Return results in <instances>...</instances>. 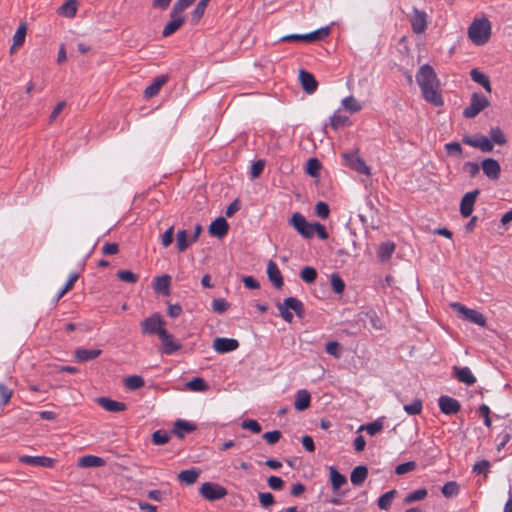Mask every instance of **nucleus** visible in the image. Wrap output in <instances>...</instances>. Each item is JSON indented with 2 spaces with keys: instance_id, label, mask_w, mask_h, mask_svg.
Instances as JSON below:
<instances>
[{
  "instance_id": "20",
  "label": "nucleus",
  "mask_w": 512,
  "mask_h": 512,
  "mask_svg": "<svg viewBox=\"0 0 512 512\" xmlns=\"http://www.w3.org/2000/svg\"><path fill=\"white\" fill-rule=\"evenodd\" d=\"M229 230L228 222L224 217L216 218L209 226V233L212 236L223 238Z\"/></svg>"
},
{
  "instance_id": "2",
  "label": "nucleus",
  "mask_w": 512,
  "mask_h": 512,
  "mask_svg": "<svg viewBox=\"0 0 512 512\" xmlns=\"http://www.w3.org/2000/svg\"><path fill=\"white\" fill-rule=\"evenodd\" d=\"M491 35V23L486 17L476 18L468 28V37L475 45H484Z\"/></svg>"
},
{
  "instance_id": "48",
  "label": "nucleus",
  "mask_w": 512,
  "mask_h": 512,
  "mask_svg": "<svg viewBox=\"0 0 512 512\" xmlns=\"http://www.w3.org/2000/svg\"><path fill=\"white\" fill-rule=\"evenodd\" d=\"M321 169V163L316 158H310L306 164V173L312 177H316Z\"/></svg>"
},
{
  "instance_id": "61",
  "label": "nucleus",
  "mask_w": 512,
  "mask_h": 512,
  "mask_svg": "<svg viewBox=\"0 0 512 512\" xmlns=\"http://www.w3.org/2000/svg\"><path fill=\"white\" fill-rule=\"evenodd\" d=\"M348 118L346 116H342L334 113L330 118V125L334 130H337L339 127L345 125Z\"/></svg>"
},
{
  "instance_id": "6",
  "label": "nucleus",
  "mask_w": 512,
  "mask_h": 512,
  "mask_svg": "<svg viewBox=\"0 0 512 512\" xmlns=\"http://www.w3.org/2000/svg\"><path fill=\"white\" fill-rule=\"evenodd\" d=\"M289 224L305 239L313 237V223H310L299 212H296L289 219Z\"/></svg>"
},
{
  "instance_id": "46",
  "label": "nucleus",
  "mask_w": 512,
  "mask_h": 512,
  "mask_svg": "<svg viewBox=\"0 0 512 512\" xmlns=\"http://www.w3.org/2000/svg\"><path fill=\"white\" fill-rule=\"evenodd\" d=\"M383 429V423L380 420H375L366 425L360 426L359 430H365L369 435L374 436Z\"/></svg>"
},
{
  "instance_id": "7",
  "label": "nucleus",
  "mask_w": 512,
  "mask_h": 512,
  "mask_svg": "<svg viewBox=\"0 0 512 512\" xmlns=\"http://www.w3.org/2000/svg\"><path fill=\"white\" fill-rule=\"evenodd\" d=\"M164 324L162 316L159 313H154L141 322V331L144 335L157 334L159 336L161 330H166L163 327Z\"/></svg>"
},
{
  "instance_id": "26",
  "label": "nucleus",
  "mask_w": 512,
  "mask_h": 512,
  "mask_svg": "<svg viewBox=\"0 0 512 512\" xmlns=\"http://www.w3.org/2000/svg\"><path fill=\"white\" fill-rule=\"evenodd\" d=\"M20 462L31 465V466H40V467H51L54 463V460L45 456H21L19 457Z\"/></svg>"
},
{
  "instance_id": "53",
  "label": "nucleus",
  "mask_w": 512,
  "mask_h": 512,
  "mask_svg": "<svg viewBox=\"0 0 512 512\" xmlns=\"http://www.w3.org/2000/svg\"><path fill=\"white\" fill-rule=\"evenodd\" d=\"M187 238H188V234H187L186 230L178 231V233H177V249L180 252H183L188 248L189 243H188Z\"/></svg>"
},
{
  "instance_id": "24",
  "label": "nucleus",
  "mask_w": 512,
  "mask_h": 512,
  "mask_svg": "<svg viewBox=\"0 0 512 512\" xmlns=\"http://www.w3.org/2000/svg\"><path fill=\"white\" fill-rule=\"evenodd\" d=\"M96 402L108 412L117 413L122 412L126 409L125 403L112 400L108 397L97 398Z\"/></svg>"
},
{
  "instance_id": "37",
  "label": "nucleus",
  "mask_w": 512,
  "mask_h": 512,
  "mask_svg": "<svg viewBox=\"0 0 512 512\" xmlns=\"http://www.w3.org/2000/svg\"><path fill=\"white\" fill-rule=\"evenodd\" d=\"M330 480L334 490H338L347 481L335 467H330Z\"/></svg>"
},
{
  "instance_id": "44",
  "label": "nucleus",
  "mask_w": 512,
  "mask_h": 512,
  "mask_svg": "<svg viewBox=\"0 0 512 512\" xmlns=\"http://www.w3.org/2000/svg\"><path fill=\"white\" fill-rule=\"evenodd\" d=\"M331 287L336 294H342L345 290V283L339 274H331Z\"/></svg>"
},
{
  "instance_id": "22",
  "label": "nucleus",
  "mask_w": 512,
  "mask_h": 512,
  "mask_svg": "<svg viewBox=\"0 0 512 512\" xmlns=\"http://www.w3.org/2000/svg\"><path fill=\"white\" fill-rule=\"evenodd\" d=\"M267 275L275 288L281 289L283 287L284 281L282 274L273 260H270L267 264Z\"/></svg>"
},
{
  "instance_id": "30",
  "label": "nucleus",
  "mask_w": 512,
  "mask_h": 512,
  "mask_svg": "<svg viewBox=\"0 0 512 512\" xmlns=\"http://www.w3.org/2000/svg\"><path fill=\"white\" fill-rule=\"evenodd\" d=\"M199 475H200L199 469L191 468V469H187V470H182L178 474L177 479L185 485H192L197 481Z\"/></svg>"
},
{
  "instance_id": "36",
  "label": "nucleus",
  "mask_w": 512,
  "mask_h": 512,
  "mask_svg": "<svg viewBox=\"0 0 512 512\" xmlns=\"http://www.w3.org/2000/svg\"><path fill=\"white\" fill-rule=\"evenodd\" d=\"M104 460L101 457L94 455H86L80 458L79 466L81 467H100L104 465Z\"/></svg>"
},
{
  "instance_id": "1",
  "label": "nucleus",
  "mask_w": 512,
  "mask_h": 512,
  "mask_svg": "<svg viewBox=\"0 0 512 512\" xmlns=\"http://www.w3.org/2000/svg\"><path fill=\"white\" fill-rule=\"evenodd\" d=\"M417 83L421 89L424 99L434 106H442L444 101L438 91L439 81L434 69L425 64L420 67L416 74Z\"/></svg>"
},
{
  "instance_id": "9",
  "label": "nucleus",
  "mask_w": 512,
  "mask_h": 512,
  "mask_svg": "<svg viewBox=\"0 0 512 512\" xmlns=\"http://www.w3.org/2000/svg\"><path fill=\"white\" fill-rule=\"evenodd\" d=\"M200 494L209 501H215L223 498L227 494V491L219 484L206 482L201 486Z\"/></svg>"
},
{
  "instance_id": "35",
  "label": "nucleus",
  "mask_w": 512,
  "mask_h": 512,
  "mask_svg": "<svg viewBox=\"0 0 512 512\" xmlns=\"http://www.w3.org/2000/svg\"><path fill=\"white\" fill-rule=\"evenodd\" d=\"M397 495L396 490H390L383 495H381L378 499V507L380 510H388L391 507L392 501L394 500L395 496Z\"/></svg>"
},
{
  "instance_id": "43",
  "label": "nucleus",
  "mask_w": 512,
  "mask_h": 512,
  "mask_svg": "<svg viewBox=\"0 0 512 512\" xmlns=\"http://www.w3.org/2000/svg\"><path fill=\"white\" fill-rule=\"evenodd\" d=\"M186 386L191 390V391H196V392H204L208 389V385L207 383L205 382L204 379L200 378V377H195L193 378L192 380H190Z\"/></svg>"
},
{
  "instance_id": "57",
  "label": "nucleus",
  "mask_w": 512,
  "mask_h": 512,
  "mask_svg": "<svg viewBox=\"0 0 512 512\" xmlns=\"http://www.w3.org/2000/svg\"><path fill=\"white\" fill-rule=\"evenodd\" d=\"M229 306V303L223 298L214 299L212 301V309L215 313H224Z\"/></svg>"
},
{
  "instance_id": "25",
  "label": "nucleus",
  "mask_w": 512,
  "mask_h": 512,
  "mask_svg": "<svg viewBox=\"0 0 512 512\" xmlns=\"http://www.w3.org/2000/svg\"><path fill=\"white\" fill-rule=\"evenodd\" d=\"M453 373L459 382H462L468 386H471L476 382V378L469 367L454 366Z\"/></svg>"
},
{
  "instance_id": "31",
  "label": "nucleus",
  "mask_w": 512,
  "mask_h": 512,
  "mask_svg": "<svg viewBox=\"0 0 512 512\" xmlns=\"http://www.w3.org/2000/svg\"><path fill=\"white\" fill-rule=\"evenodd\" d=\"M368 476V469L366 466L359 465L355 467L350 475V480L353 485L360 486L364 483Z\"/></svg>"
},
{
  "instance_id": "63",
  "label": "nucleus",
  "mask_w": 512,
  "mask_h": 512,
  "mask_svg": "<svg viewBox=\"0 0 512 512\" xmlns=\"http://www.w3.org/2000/svg\"><path fill=\"white\" fill-rule=\"evenodd\" d=\"M490 467V462L487 460H481L474 464L473 466V472L477 474H484L486 475Z\"/></svg>"
},
{
  "instance_id": "27",
  "label": "nucleus",
  "mask_w": 512,
  "mask_h": 512,
  "mask_svg": "<svg viewBox=\"0 0 512 512\" xmlns=\"http://www.w3.org/2000/svg\"><path fill=\"white\" fill-rule=\"evenodd\" d=\"M311 395L306 389H300L296 392L294 407L298 411H304L309 408Z\"/></svg>"
},
{
  "instance_id": "4",
  "label": "nucleus",
  "mask_w": 512,
  "mask_h": 512,
  "mask_svg": "<svg viewBox=\"0 0 512 512\" xmlns=\"http://www.w3.org/2000/svg\"><path fill=\"white\" fill-rule=\"evenodd\" d=\"M330 33L329 27H323L306 34H289L280 38L281 42L303 41L315 42L324 39Z\"/></svg>"
},
{
  "instance_id": "52",
  "label": "nucleus",
  "mask_w": 512,
  "mask_h": 512,
  "mask_svg": "<svg viewBox=\"0 0 512 512\" xmlns=\"http://www.w3.org/2000/svg\"><path fill=\"white\" fill-rule=\"evenodd\" d=\"M117 277L127 283H136L138 281V275L129 270H120L117 272Z\"/></svg>"
},
{
  "instance_id": "23",
  "label": "nucleus",
  "mask_w": 512,
  "mask_h": 512,
  "mask_svg": "<svg viewBox=\"0 0 512 512\" xmlns=\"http://www.w3.org/2000/svg\"><path fill=\"white\" fill-rule=\"evenodd\" d=\"M196 428V425L191 422L177 419L173 424L172 433L178 438L183 439L185 437V433H191L195 431Z\"/></svg>"
},
{
  "instance_id": "8",
  "label": "nucleus",
  "mask_w": 512,
  "mask_h": 512,
  "mask_svg": "<svg viewBox=\"0 0 512 512\" xmlns=\"http://www.w3.org/2000/svg\"><path fill=\"white\" fill-rule=\"evenodd\" d=\"M451 306L454 310L460 313L465 320L481 327L486 325V318L479 311L467 308L461 303H453Z\"/></svg>"
},
{
  "instance_id": "40",
  "label": "nucleus",
  "mask_w": 512,
  "mask_h": 512,
  "mask_svg": "<svg viewBox=\"0 0 512 512\" xmlns=\"http://www.w3.org/2000/svg\"><path fill=\"white\" fill-rule=\"evenodd\" d=\"M427 494L428 492L425 488L415 490L405 496L403 503L408 505L416 501H421L427 496Z\"/></svg>"
},
{
  "instance_id": "59",
  "label": "nucleus",
  "mask_w": 512,
  "mask_h": 512,
  "mask_svg": "<svg viewBox=\"0 0 512 512\" xmlns=\"http://www.w3.org/2000/svg\"><path fill=\"white\" fill-rule=\"evenodd\" d=\"M264 167H265L264 160H257L256 162H254L252 164L251 170H250L251 179L258 178L260 176V174L262 173Z\"/></svg>"
},
{
  "instance_id": "32",
  "label": "nucleus",
  "mask_w": 512,
  "mask_h": 512,
  "mask_svg": "<svg viewBox=\"0 0 512 512\" xmlns=\"http://www.w3.org/2000/svg\"><path fill=\"white\" fill-rule=\"evenodd\" d=\"M60 15H63L68 18H72L76 15L77 12V1L76 0H66L57 10Z\"/></svg>"
},
{
  "instance_id": "3",
  "label": "nucleus",
  "mask_w": 512,
  "mask_h": 512,
  "mask_svg": "<svg viewBox=\"0 0 512 512\" xmlns=\"http://www.w3.org/2000/svg\"><path fill=\"white\" fill-rule=\"evenodd\" d=\"M277 309L280 316L288 323H291L293 320V314L289 310H293L300 318L304 316L305 312L303 303L295 297L284 299L283 303L277 304Z\"/></svg>"
},
{
  "instance_id": "11",
  "label": "nucleus",
  "mask_w": 512,
  "mask_h": 512,
  "mask_svg": "<svg viewBox=\"0 0 512 512\" xmlns=\"http://www.w3.org/2000/svg\"><path fill=\"white\" fill-rule=\"evenodd\" d=\"M479 193L480 191L478 189H475L473 191L467 192L462 197L460 202V213L463 217L467 218L471 216Z\"/></svg>"
},
{
  "instance_id": "47",
  "label": "nucleus",
  "mask_w": 512,
  "mask_h": 512,
  "mask_svg": "<svg viewBox=\"0 0 512 512\" xmlns=\"http://www.w3.org/2000/svg\"><path fill=\"white\" fill-rule=\"evenodd\" d=\"M460 486L455 481H449L442 487V493L445 497H453L458 494Z\"/></svg>"
},
{
  "instance_id": "17",
  "label": "nucleus",
  "mask_w": 512,
  "mask_h": 512,
  "mask_svg": "<svg viewBox=\"0 0 512 512\" xmlns=\"http://www.w3.org/2000/svg\"><path fill=\"white\" fill-rule=\"evenodd\" d=\"M463 142L472 147L479 148L483 152H491L494 147L492 141L485 136H479L476 138L465 136L463 138Z\"/></svg>"
},
{
  "instance_id": "38",
  "label": "nucleus",
  "mask_w": 512,
  "mask_h": 512,
  "mask_svg": "<svg viewBox=\"0 0 512 512\" xmlns=\"http://www.w3.org/2000/svg\"><path fill=\"white\" fill-rule=\"evenodd\" d=\"M25 37H26V26L24 24H22L17 28V30L13 36V45L10 48L11 53L14 51L15 48L21 46L24 43Z\"/></svg>"
},
{
  "instance_id": "28",
  "label": "nucleus",
  "mask_w": 512,
  "mask_h": 512,
  "mask_svg": "<svg viewBox=\"0 0 512 512\" xmlns=\"http://www.w3.org/2000/svg\"><path fill=\"white\" fill-rule=\"evenodd\" d=\"M101 353L100 349L79 348L75 351V358L78 362H87L96 359Z\"/></svg>"
},
{
  "instance_id": "55",
  "label": "nucleus",
  "mask_w": 512,
  "mask_h": 512,
  "mask_svg": "<svg viewBox=\"0 0 512 512\" xmlns=\"http://www.w3.org/2000/svg\"><path fill=\"white\" fill-rule=\"evenodd\" d=\"M326 352L335 358L341 357V345L337 341L328 342L325 346Z\"/></svg>"
},
{
  "instance_id": "54",
  "label": "nucleus",
  "mask_w": 512,
  "mask_h": 512,
  "mask_svg": "<svg viewBox=\"0 0 512 512\" xmlns=\"http://www.w3.org/2000/svg\"><path fill=\"white\" fill-rule=\"evenodd\" d=\"M490 140L492 141V143H496L499 145H503L506 143V138L503 132L498 127L492 128L490 130Z\"/></svg>"
},
{
  "instance_id": "21",
  "label": "nucleus",
  "mask_w": 512,
  "mask_h": 512,
  "mask_svg": "<svg viewBox=\"0 0 512 512\" xmlns=\"http://www.w3.org/2000/svg\"><path fill=\"white\" fill-rule=\"evenodd\" d=\"M167 81L168 77L166 75L156 77L153 82L145 88L143 92L144 98L150 99L156 96L160 89L167 83Z\"/></svg>"
},
{
  "instance_id": "5",
  "label": "nucleus",
  "mask_w": 512,
  "mask_h": 512,
  "mask_svg": "<svg viewBox=\"0 0 512 512\" xmlns=\"http://www.w3.org/2000/svg\"><path fill=\"white\" fill-rule=\"evenodd\" d=\"M490 105V101L479 93H473L470 105L463 110V116L467 119L476 117L481 111Z\"/></svg>"
},
{
  "instance_id": "18",
  "label": "nucleus",
  "mask_w": 512,
  "mask_h": 512,
  "mask_svg": "<svg viewBox=\"0 0 512 512\" xmlns=\"http://www.w3.org/2000/svg\"><path fill=\"white\" fill-rule=\"evenodd\" d=\"M185 22V17L181 14H173V10L170 12V20L165 25L162 35L163 37H169L175 33Z\"/></svg>"
},
{
  "instance_id": "60",
  "label": "nucleus",
  "mask_w": 512,
  "mask_h": 512,
  "mask_svg": "<svg viewBox=\"0 0 512 512\" xmlns=\"http://www.w3.org/2000/svg\"><path fill=\"white\" fill-rule=\"evenodd\" d=\"M315 213L318 217L326 219L329 217L330 209L325 202H318L315 206Z\"/></svg>"
},
{
  "instance_id": "12",
  "label": "nucleus",
  "mask_w": 512,
  "mask_h": 512,
  "mask_svg": "<svg viewBox=\"0 0 512 512\" xmlns=\"http://www.w3.org/2000/svg\"><path fill=\"white\" fill-rule=\"evenodd\" d=\"M440 411L446 415H453L460 411L461 405L458 400L450 396H440L438 399Z\"/></svg>"
},
{
  "instance_id": "10",
  "label": "nucleus",
  "mask_w": 512,
  "mask_h": 512,
  "mask_svg": "<svg viewBox=\"0 0 512 512\" xmlns=\"http://www.w3.org/2000/svg\"><path fill=\"white\" fill-rule=\"evenodd\" d=\"M346 164L359 174L370 175V168L366 165L365 161L358 156L356 152L343 154Z\"/></svg>"
},
{
  "instance_id": "41",
  "label": "nucleus",
  "mask_w": 512,
  "mask_h": 512,
  "mask_svg": "<svg viewBox=\"0 0 512 512\" xmlns=\"http://www.w3.org/2000/svg\"><path fill=\"white\" fill-rule=\"evenodd\" d=\"M342 106L344 107V109L348 110L350 113H356L362 109L360 102L353 96L345 97L342 100Z\"/></svg>"
},
{
  "instance_id": "34",
  "label": "nucleus",
  "mask_w": 512,
  "mask_h": 512,
  "mask_svg": "<svg viewBox=\"0 0 512 512\" xmlns=\"http://www.w3.org/2000/svg\"><path fill=\"white\" fill-rule=\"evenodd\" d=\"M394 250L395 244L393 242L387 241L379 245L377 255L381 261H386L390 259Z\"/></svg>"
},
{
  "instance_id": "39",
  "label": "nucleus",
  "mask_w": 512,
  "mask_h": 512,
  "mask_svg": "<svg viewBox=\"0 0 512 512\" xmlns=\"http://www.w3.org/2000/svg\"><path fill=\"white\" fill-rule=\"evenodd\" d=\"M125 387L129 390H137L144 386L145 381L144 379L139 375H131L128 376L125 381Z\"/></svg>"
},
{
  "instance_id": "64",
  "label": "nucleus",
  "mask_w": 512,
  "mask_h": 512,
  "mask_svg": "<svg viewBox=\"0 0 512 512\" xmlns=\"http://www.w3.org/2000/svg\"><path fill=\"white\" fill-rule=\"evenodd\" d=\"M262 437L267 441L268 444L273 445L279 441L281 438V433L278 430H273L264 433Z\"/></svg>"
},
{
  "instance_id": "51",
  "label": "nucleus",
  "mask_w": 512,
  "mask_h": 512,
  "mask_svg": "<svg viewBox=\"0 0 512 512\" xmlns=\"http://www.w3.org/2000/svg\"><path fill=\"white\" fill-rule=\"evenodd\" d=\"M416 467H417V464L415 461L404 462V463H401L398 466H396L395 473L397 475H404L408 472L414 471L416 469Z\"/></svg>"
},
{
  "instance_id": "62",
  "label": "nucleus",
  "mask_w": 512,
  "mask_h": 512,
  "mask_svg": "<svg viewBox=\"0 0 512 512\" xmlns=\"http://www.w3.org/2000/svg\"><path fill=\"white\" fill-rule=\"evenodd\" d=\"M259 502L263 508L267 509L274 503V496L269 492L259 493Z\"/></svg>"
},
{
  "instance_id": "16",
  "label": "nucleus",
  "mask_w": 512,
  "mask_h": 512,
  "mask_svg": "<svg viewBox=\"0 0 512 512\" xmlns=\"http://www.w3.org/2000/svg\"><path fill=\"white\" fill-rule=\"evenodd\" d=\"M484 174L491 180H497L500 177L501 167L497 160L486 158L481 163Z\"/></svg>"
},
{
  "instance_id": "45",
  "label": "nucleus",
  "mask_w": 512,
  "mask_h": 512,
  "mask_svg": "<svg viewBox=\"0 0 512 512\" xmlns=\"http://www.w3.org/2000/svg\"><path fill=\"white\" fill-rule=\"evenodd\" d=\"M170 440V435L165 430H156L152 434V443L155 445H164Z\"/></svg>"
},
{
  "instance_id": "15",
  "label": "nucleus",
  "mask_w": 512,
  "mask_h": 512,
  "mask_svg": "<svg viewBox=\"0 0 512 512\" xmlns=\"http://www.w3.org/2000/svg\"><path fill=\"white\" fill-rule=\"evenodd\" d=\"M159 338L163 345V352L166 355H172L182 347L180 343L173 340L172 335L167 330H161Z\"/></svg>"
},
{
  "instance_id": "56",
  "label": "nucleus",
  "mask_w": 512,
  "mask_h": 512,
  "mask_svg": "<svg viewBox=\"0 0 512 512\" xmlns=\"http://www.w3.org/2000/svg\"><path fill=\"white\" fill-rule=\"evenodd\" d=\"M241 427L246 430H250L255 434H258L261 432L262 428L260 424L253 419H245L241 423Z\"/></svg>"
},
{
  "instance_id": "19",
  "label": "nucleus",
  "mask_w": 512,
  "mask_h": 512,
  "mask_svg": "<svg viewBox=\"0 0 512 512\" xmlns=\"http://www.w3.org/2000/svg\"><path fill=\"white\" fill-rule=\"evenodd\" d=\"M299 80L306 93L312 94L317 90L318 83L312 73L301 69L299 72Z\"/></svg>"
},
{
  "instance_id": "14",
  "label": "nucleus",
  "mask_w": 512,
  "mask_h": 512,
  "mask_svg": "<svg viewBox=\"0 0 512 512\" xmlns=\"http://www.w3.org/2000/svg\"><path fill=\"white\" fill-rule=\"evenodd\" d=\"M239 347V342L233 338L218 337L213 341V349L221 354L229 353Z\"/></svg>"
},
{
  "instance_id": "58",
  "label": "nucleus",
  "mask_w": 512,
  "mask_h": 512,
  "mask_svg": "<svg viewBox=\"0 0 512 512\" xmlns=\"http://www.w3.org/2000/svg\"><path fill=\"white\" fill-rule=\"evenodd\" d=\"M195 0H177L173 5V14H182Z\"/></svg>"
},
{
  "instance_id": "50",
  "label": "nucleus",
  "mask_w": 512,
  "mask_h": 512,
  "mask_svg": "<svg viewBox=\"0 0 512 512\" xmlns=\"http://www.w3.org/2000/svg\"><path fill=\"white\" fill-rule=\"evenodd\" d=\"M423 403L421 399H415L411 404L404 405V411L409 415H418L421 413Z\"/></svg>"
},
{
  "instance_id": "49",
  "label": "nucleus",
  "mask_w": 512,
  "mask_h": 512,
  "mask_svg": "<svg viewBox=\"0 0 512 512\" xmlns=\"http://www.w3.org/2000/svg\"><path fill=\"white\" fill-rule=\"evenodd\" d=\"M209 1L210 0H200L197 3L196 7L194 8V10L192 12V21L197 22L202 18Z\"/></svg>"
},
{
  "instance_id": "33",
  "label": "nucleus",
  "mask_w": 512,
  "mask_h": 512,
  "mask_svg": "<svg viewBox=\"0 0 512 512\" xmlns=\"http://www.w3.org/2000/svg\"><path fill=\"white\" fill-rule=\"evenodd\" d=\"M170 284L171 277L165 274L155 278L154 289L157 292H161L164 295H168Z\"/></svg>"
},
{
  "instance_id": "42",
  "label": "nucleus",
  "mask_w": 512,
  "mask_h": 512,
  "mask_svg": "<svg viewBox=\"0 0 512 512\" xmlns=\"http://www.w3.org/2000/svg\"><path fill=\"white\" fill-rule=\"evenodd\" d=\"M300 278L307 284L314 283L317 279V271L311 266H305L300 272Z\"/></svg>"
},
{
  "instance_id": "13",
  "label": "nucleus",
  "mask_w": 512,
  "mask_h": 512,
  "mask_svg": "<svg viewBox=\"0 0 512 512\" xmlns=\"http://www.w3.org/2000/svg\"><path fill=\"white\" fill-rule=\"evenodd\" d=\"M409 20L414 33L421 34L426 30L427 21L426 13L424 11H420L414 7Z\"/></svg>"
},
{
  "instance_id": "29",
  "label": "nucleus",
  "mask_w": 512,
  "mask_h": 512,
  "mask_svg": "<svg viewBox=\"0 0 512 512\" xmlns=\"http://www.w3.org/2000/svg\"><path fill=\"white\" fill-rule=\"evenodd\" d=\"M470 77L471 79L481 85L485 91L488 93H491L492 87L489 77L484 74L483 72L479 71L478 69L474 68L470 71Z\"/></svg>"
}]
</instances>
